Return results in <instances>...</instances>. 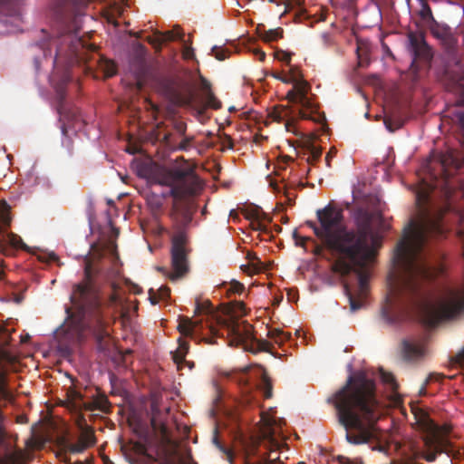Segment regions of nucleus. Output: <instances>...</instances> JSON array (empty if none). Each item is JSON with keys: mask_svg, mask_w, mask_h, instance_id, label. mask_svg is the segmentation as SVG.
Segmentation results:
<instances>
[{"mask_svg": "<svg viewBox=\"0 0 464 464\" xmlns=\"http://www.w3.org/2000/svg\"><path fill=\"white\" fill-rule=\"evenodd\" d=\"M213 314L212 304L209 300H205L203 302L197 300L196 307H195V314Z\"/></svg>", "mask_w": 464, "mask_h": 464, "instance_id": "c756f323", "label": "nucleus"}, {"mask_svg": "<svg viewBox=\"0 0 464 464\" xmlns=\"http://www.w3.org/2000/svg\"><path fill=\"white\" fill-rule=\"evenodd\" d=\"M229 332L232 335V342L237 344H246L247 342H252L250 348H247L252 353L257 352H269L272 344L266 340H256L253 342L252 326L248 324L235 323L229 327Z\"/></svg>", "mask_w": 464, "mask_h": 464, "instance_id": "0eeeda50", "label": "nucleus"}, {"mask_svg": "<svg viewBox=\"0 0 464 464\" xmlns=\"http://www.w3.org/2000/svg\"><path fill=\"white\" fill-rule=\"evenodd\" d=\"M291 54V53L283 50H277L275 53V57L279 61L285 62L287 65H290Z\"/></svg>", "mask_w": 464, "mask_h": 464, "instance_id": "c9c22d12", "label": "nucleus"}, {"mask_svg": "<svg viewBox=\"0 0 464 464\" xmlns=\"http://www.w3.org/2000/svg\"><path fill=\"white\" fill-rule=\"evenodd\" d=\"M99 273L90 261L85 263L84 276L73 285L70 296L72 306H67L65 312L75 330H88L101 342L108 333L98 284Z\"/></svg>", "mask_w": 464, "mask_h": 464, "instance_id": "7ed1b4c3", "label": "nucleus"}, {"mask_svg": "<svg viewBox=\"0 0 464 464\" xmlns=\"http://www.w3.org/2000/svg\"><path fill=\"white\" fill-rule=\"evenodd\" d=\"M293 75H295L296 77V79H302V76L297 68L290 69V77H293Z\"/></svg>", "mask_w": 464, "mask_h": 464, "instance_id": "864d4df0", "label": "nucleus"}, {"mask_svg": "<svg viewBox=\"0 0 464 464\" xmlns=\"http://www.w3.org/2000/svg\"><path fill=\"white\" fill-rule=\"evenodd\" d=\"M299 114H300V117L303 118V119H307L308 118L307 113L304 111H303V110H301L299 111Z\"/></svg>", "mask_w": 464, "mask_h": 464, "instance_id": "e2e57ef3", "label": "nucleus"}, {"mask_svg": "<svg viewBox=\"0 0 464 464\" xmlns=\"http://www.w3.org/2000/svg\"><path fill=\"white\" fill-rule=\"evenodd\" d=\"M55 92H56V99H57V102H58V108H57L58 112L60 114H64L65 113L66 93H65V89H64L63 84H58L55 87Z\"/></svg>", "mask_w": 464, "mask_h": 464, "instance_id": "c85d7f7f", "label": "nucleus"}, {"mask_svg": "<svg viewBox=\"0 0 464 464\" xmlns=\"http://www.w3.org/2000/svg\"><path fill=\"white\" fill-rule=\"evenodd\" d=\"M458 360L460 363H464V347L463 350L458 354Z\"/></svg>", "mask_w": 464, "mask_h": 464, "instance_id": "13d9d810", "label": "nucleus"}, {"mask_svg": "<svg viewBox=\"0 0 464 464\" xmlns=\"http://www.w3.org/2000/svg\"><path fill=\"white\" fill-rule=\"evenodd\" d=\"M272 76L277 80H280V78L282 77L278 72H273Z\"/></svg>", "mask_w": 464, "mask_h": 464, "instance_id": "774afa93", "label": "nucleus"}, {"mask_svg": "<svg viewBox=\"0 0 464 464\" xmlns=\"http://www.w3.org/2000/svg\"><path fill=\"white\" fill-rule=\"evenodd\" d=\"M73 406L79 410L84 409L91 411L99 410L102 412H109L111 403L105 395H99L89 402L83 401L82 398L80 395H77V400L73 402Z\"/></svg>", "mask_w": 464, "mask_h": 464, "instance_id": "dca6fc26", "label": "nucleus"}, {"mask_svg": "<svg viewBox=\"0 0 464 464\" xmlns=\"http://www.w3.org/2000/svg\"><path fill=\"white\" fill-rule=\"evenodd\" d=\"M200 320H192L188 317H184L180 320L178 330L183 336L192 337L194 333L201 326Z\"/></svg>", "mask_w": 464, "mask_h": 464, "instance_id": "aec40b11", "label": "nucleus"}, {"mask_svg": "<svg viewBox=\"0 0 464 464\" xmlns=\"http://www.w3.org/2000/svg\"><path fill=\"white\" fill-rule=\"evenodd\" d=\"M245 387H246V389H247L248 391H247V393L244 396V399H243L244 403H246V404H251V403H252V401L254 400V396L252 395V393H251L250 390L248 389L247 384H246V382H245Z\"/></svg>", "mask_w": 464, "mask_h": 464, "instance_id": "de8ad7c7", "label": "nucleus"}, {"mask_svg": "<svg viewBox=\"0 0 464 464\" xmlns=\"http://www.w3.org/2000/svg\"><path fill=\"white\" fill-rule=\"evenodd\" d=\"M0 464H21L20 454L16 451H8L0 457Z\"/></svg>", "mask_w": 464, "mask_h": 464, "instance_id": "7c9ffc66", "label": "nucleus"}, {"mask_svg": "<svg viewBox=\"0 0 464 464\" xmlns=\"http://www.w3.org/2000/svg\"><path fill=\"white\" fill-rule=\"evenodd\" d=\"M5 432L2 427H0V442L4 440Z\"/></svg>", "mask_w": 464, "mask_h": 464, "instance_id": "338daca9", "label": "nucleus"}, {"mask_svg": "<svg viewBox=\"0 0 464 464\" xmlns=\"http://www.w3.org/2000/svg\"><path fill=\"white\" fill-rule=\"evenodd\" d=\"M199 90L202 92V98L204 100V107L211 108L213 110H219L222 107L221 102L215 96L212 92V85L210 82L204 76L199 74Z\"/></svg>", "mask_w": 464, "mask_h": 464, "instance_id": "f3484780", "label": "nucleus"}, {"mask_svg": "<svg viewBox=\"0 0 464 464\" xmlns=\"http://www.w3.org/2000/svg\"><path fill=\"white\" fill-rule=\"evenodd\" d=\"M295 79H296V77L295 75H293V77L282 76L280 78V81L283 82H285V83H294Z\"/></svg>", "mask_w": 464, "mask_h": 464, "instance_id": "603ef678", "label": "nucleus"}, {"mask_svg": "<svg viewBox=\"0 0 464 464\" xmlns=\"http://www.w3.org/2000/svg\"><path fill=\"white\" fill-rule=\"evenodd\" d=\"M111 289H112V293L110 295L109 298H108V305L109 306H116V305H119L121 304V296L118 293V290H119V285L115 283V282H112L111 285Z\"/></svg>", "mask_w": 464, "mask_h": 464, "instance_id": "2f4dec72", "label": "nucleus"}, {"mask_svg": "<svg viewBox=\"0 0 464 464\" xmlns=\"http://www.w3.org/2000/svg\"><path fill=\"white\" fill-rule=\"evenodd\" d=\"M428 26L430 27L431 34L440 42L449 53L455 51L458 40L449 25L434 21Z\"/></svg>", "mask_w": 464, "mask_h": 464, "instance_id": "9b49d317", "label": "nucleus"}, {"mask_svg": "<svg viewBox=\"0 0 464 464\" xmlns=\"http://www.w3.org/2000/svg\"><path fill=\"white\" fill-rule=\"evenodd\" d=\"M425 446L432 451L427 454H422V458L428 462H433L438 454L446 453L450 454L451 443L445 438L434 435L431 438L425 440Z\"/></svg>", "mask_w": 464, "mask_h": 464, "instance_id": "ddd939ff", "label": "nucleus"}, {"mask_svg": "<svg viewBox=\"0 0 464 464\" xmlns=\"http://www.w3.org/2000/svg\"><path fill=\"white\" fill-rule=\"evenodd\" d=\"M435 161L440 165L442 175L445 178L450 175L448 169H459L464 165V158L454 150H448L443 153H440Z\"/></svg>", "mask_w": 464, "mask_h": 464, "instance_id": "4468645a", "label": "nucleus"}, {"mask_svg": "<svg viewBox=\"0 0 464 464\" xmlns=\"http://www.w3.org/2000/svg\"><path fill=\"white\" fill-rule=\"evenodd\" d=\"M184 34L179 27H175L171 31L165 33H157L154 36H149L147 38L148 43L152 44L157 50L161 49V45L164 43L174 41L176 39L182 40Z\"/></svg>", "mask_w": 464, "mask_h": 464, "instance_id": "6ab92c4d", "label": "nucleus"}, {"mask_svg": "<svg viewBox=\"0 0 464 464\" xmlns=\"http://www.w3.org/2000/svg\"><path fill=\"white\" fill-rule=\"evenodd\" d=\"M373 259L369 260L362 266H355L347 274L340 273L342 276H348L350 273L354 272L357 275L358 279V289L357 297L351 292L347 285H344V292L349 299L350 308L352 312H355L360 309L363 304V300L366 297L368 290V273L365 271V267L372 262Z\"/></svg>", "mask_w": 464, "mask_h": 464, "instance_id": "6e6552de", "label": "nucleus"}, {"mask_svg": "<svg viewBox=\"0 0 464 464\" xmlns=\"http://www.w3.org/2000/svg\"><path fill=\"white\" fill-rule=\"evenodd\" d=\"M328 402L336 409L349 443L362 444L377 437L381 407L375 397V383L364 373L349 376L346 384Z\"/></svg>", "mask_w": 464, "mask_h": 464, "instance_id": "f03ea898", "label": "nucleus"}, {"mask_svg": "<svg viewBox=\"0 0 464 464\" xmlns=\"http://www.w3.org/2000/svg\"><path fill=\"white\" fill-rule=\"evenodd\" d=\"M384 123L390 131H393L394 130H396L401 126V123L400 121L396 122V124L393 126L392 121L388 118H386L384 120Z\"/></svg>", "mask_w": 464, "mask_h": 464, "instance_id": "a18cd8bd", "label": "nucleus"}, {"mask_svg": "<svg viewBox=\"0 0 464 464\" xmlns=\"http://www.w3.org/2000/svg\"><path fill=\"white\" fill-rule=\"evenodd\" d=\"M213 443L217 446V448H218L220 450L225 452L230 459H232V453L230 451L227 450L224 448V446L221 444V442L219 441V440L218 438V429L217 428L214 430Z\"/></svg>", "mask_w": 464, "mask_h": 464, "instance_id": "58836bf2", "label": "nucleus"}, {"mask_svg": "<svg viewBox=\"0 0 464 464\" xmlns=\"http://www.w3.org/2000/svg\"><path fill=\"white\" fill-rule=\"evenodd\" d=\"M94 444V432L89 428L82 430L78 440L75 443L69 441L66 438H62L59 441V446L63 451L74 454L81 453Z\"/></svg>", "mask_w": 464, "mask_h": 464, "instance_id": "1a4fd4ad", "label": "nucleus"}, {"mask_svg": "<svg viewBox=\"0 0 464 464\" xmlns=\"http://www.w3.org/2000/svg\"><path fill=\"white\" fill-rule=\"evenodd\" d=\"M408 41L410 51L412 55L411 66L414 65L417 60H422L425 62L431 60V50L421 34H417L411 32L408 34Z\"/></svg>", "mask_w": 464, "mask_h": 464, "instance_id": "9d476101", "label": "nucleus"}, {"mask_svg": "<svg viewBox=\"0 0 464 464\" xmlns=\"http://www.w3.org/2000/svg\"><path fill=\"white\" fill-rule=\"evenodd\" d=\"M258 36L265 42H274L283 37V29L281 27L276 29L266 30L263 24H258L256 28Z\"/></svg>", "mask_w": 464, "mask_h": 464, "instance_id": "412c9836", "label": "nucleus"}, {"mask_svg": "<svg viewBox=\"0 0 464 464\" xmlns=\"http://www.w3.org/2000/svg\"><path fill=\"white\" fill-rule=\"evenodd\" d=\"M274 230L276 232V233H280L282 231V227L278 225H275L274 226Z\"/></svg>", "mask_w": 464, "mask_h": 464, "instance_id": "69168bd1", "label": "nucleus"}, {"mask_svg": "<svg viewBox=\"0 0 464 464\" xmlns=\"http://www.w3.org/2000/svg\"><path fill=\"white\" fill-rule=\"evenodd\" d=\"M426 430H429V431H435L436 430V427L435 425L431 422V421H429L427 424H426Z\"/></svg>", "mask_w": 464, "mask_h": 464, "instance_id": "6e6d98bb", "label": "nucleus"}, {"mask_svg": "<svg viewBox=\"0 0 464 464\" xmlns=\"http://www.w3.org/2000/svg\"><path fill=\"white\" fill-rule=\"evenodd\" d=\"M402 356L408 362H414L421 359L425 353L423 342L420 341H408L402 342Z\"/></svg>", "mask_w": 464, "mask_h": 464, "instance_id": "a211bd4d", "label": "nucleus"}, {"mask_svg": "<svg viewBox=\"0 0 464 464\" xmlns=\"http://www.w3.org/2000/svg\"><path fill=\"white\" fill-rule=\"evenodd\" d=\"M285 126L287 131H294V121L286 120L285 122Z\"/></svg>", "mask_w": 464, "mask_h": 464, "instance_id": "5fc2aeb1", "label": "nucleus"}, {"mask_svg": "<svg viewBox=\"0 0 464 464\" xmlns=\"http://www.w3.org/2000/svg\"><path fill=\"white\" fill-rule=\"evenodd\" d=\"M259 61L263 62L266 58V53L262 51L257 52Z\"/></svg>", "mask_w": 464, "mask_h": 464, "instance_id": "052dcab7", "label": "nucleus"}, {"mask_svg": "<svg viewBox=\"0 0 464 464\" xmlns=\"http://www.w3.org/2000/svg\"><path fill=\"white\" fill-rule=\"evenodd\" d=\"M169 101L176 106L195 109L200 105L193 85L189 81L180 80L168 88Z\"/></svg>", "mask_w": 464, "mask_h": 464, "instance_id": "423d86ee", "label": "nucleus"}, {"mask_svg": "<svg viewBox=\"0 0 464 464\" xmlns=\"http://www.w3.org/2000/svg\"><path fill=\"white\" fill-rule=\"evenodd\" d=\"M0 22L18 28L22 23V11L17 3L0 0Z\"/></svg>", "mask_w": 464, "mask_h": 464, "instance_id": "f8f14e48", "label": "nucleus"}, {"mask_svg": "<svg viewBox=\"0 0 464 464\" xmlns=\"http://www.w3.org/2000/svg\"><path fill=\"white\" fill-rule=\"evenodd\" d=\"M183 58L189 60L194 58V50L191 47H185L183 50Z\"/></svg>", "mask_w": 464, "mask_h": 464, "instance_id": "49530a36", "label": "nucleus"}, {"mask_svg": "<svg viewBox=\"0 0 464 464\" xmlns=\"http://www.w3.org/2000/svg\"><path fill=\"white\" fill-rule=\"evenodd\" d=\"M280 463H281V460L279 459V458H276L274 459H264V460L254 462V463L246 461L244 464H280Z\"/></svg>", "mask_w": 464, "mask_h": 464, "instance_id": "c03bdc74", "label": "nucleus"}, {"mask_svg": "<svg viewBox=\"0 0 464 464\" xmlns=\"http://www.w3.org/2000/svg\"><path fill=\"white\" fill-rule=\"evenodd\" d=\"M0 222L3 226L7 227L10 225L11 218L9 217L8 211H7V205L6 203H2L0 208Z\"/></svg>", "mask_w": 464, "mask_h": 464, "instance_id": "f704fd0d", "label": "nucleus"}, {"mask_svg": "<svg viewBox=\"0 0 464 464\" xmlns=\"http://www.w3.org/2000/svg\"><path fill=\"white\" fill-rule=\"evenodd\" d=\"M139 176L150 184L170 188L169 195L173 198L169 211L173 235L171 237V266L173 272H167L169 278L175 281L188 272V249L186 229L191 224L198 210L193 197L202 189L199 178L189 169L160 168L145 165L139 170Z\"/></svg>", "mask_w": 464, "mask_h": 464, "instance_id": "f257e3e1", "label": "nucleus"}, {"mask_svg": "<svg viewBox=\"0 0 464 464\" xmlns=\"http://www.w3.org/2000/svg\"><path fill=\"white\" fill-rule=\"evenodd\" d=\"M374 214L360 208L355 212V228H348L343 237L346 241V259L335 262L334 270L347 274L354 266H362L369 260L374 259L376 251L370 244L372 233Z\"/></svg>", "mask_w": 464, "mask_h": 464, "instance_id": "20e7f679", "label": "nucleus"}, {"mask_svg": "<svg viewBox=\"0 0 464 464\" xmlns=\"http://www.w3.org/2000/svg\"><path fill=\"white\" fill-rule=\"evenodd\" d=\"M179 346L172 352V359L178 365L181 364L185 361V357L188 352L189 344L182 337L178 339Z\"/></svg>", "mask_w": 464, "mask_h": 464, "instance_id": "5701e85b", "label": "nucleus"}, {"mask_svg": "<svg viewBox=\"0 0 464 464\" xmlns=\"http://www.w3.org/2000/svg\"><path fill=\"white\" fill-rule=\"evenodd\" d=\"M245 290V286L243 284L237 281H232L229 285V288L227 289L228 292L234 293V294H242Z\"/></svg>", "mask_w": 464, "mask_h": 464, "instance_id": "4c0bfd02", "label": "nucleus"}, {"mask_svg": "<svg viewBox=\"0 0 464 464\" xmlns=\"http://www.w3.org/2000/svg\"><path fill=\"white\" fill-rule=\"evenodd\" d=\"M2 243H6L14 248L29 251V247L23 242V239L14 233H7L2 240Z\"/></svg>", "mask_w": 464, "mask_h": 464, "instance_id": "cd10ccee", "label": "nucleus"}, {"mask_svg": "<svg viewBox=\"0 0 464 464\" xmlns=\"http://www.w3.org/2000/svg\"><path fill=\"white\" fill-rule=\"evenodd\" d=\"M444 378L443 375L441 374H438V373H431L429 375V377L426 379V382L425 384L430 382H433V381H436V382H440L442 379ZM426 385L422 386L420 390V395H424L426 393Z\"/></svg>", "mask_w": 464, "mask_h": 464, "instance_id": "e433bc0d", "label": "nucleus"}, {"mask_svg": "<svg viewBox=\"0 0 464 464\" xmlns=\"http://www.w3.org/2000/svg\"><path fill=\"white\" fill-rule=\"evenodd\" d=\"M160 299H167L170 295V289L168 286H160L158 290Z\"/></svg>", "mask_w": 464, "mask_h": 464, "instance_id": "79ce46f5", "label": "nucleus"}, {"mask_svg": "<svg viewBox=\"0 0 464 464\" xmlns=\"http://www.w3.org/2000/svg\"><path fill=\"white\" fill-rule=\"evenodd\" d=\"M293 237L295 241V245L303 247H304L306 241L310 240L309 237L300 236L296 229L293 232Z\"/></svg>", "mask_w": 464, "mask_h": 464, "instance_id": "ea45409f", "label": "nucleus"}, {"mask_svg": "<svg viewBox=\"0 0 464 464\" xmlns=\"http://www.w3.org/2000/svg\"><path fill=\"white\" fill-rule=\"evenodd\" d=\"M288 110L285 108H276L270 114L276 121L281 122L287 117Z\"/></svg>", "mask_w": 464, "mask_h": 464, "instance_id": "72a5a7b5", "label": "nucleus"}, {"mask_svg": "<svg viewBox=\"0 0 464 464\" xmlns=\"http://www.w3.org/2000/svg\"><path fill=\"white\" fill-rule=\"evenodd\" d=\"M420 5V9L418 10V15L420 16V20L426 24L427 25H430L431 23H433L435 20L431 8L428 4L427 0H418Z\"/></svg>", "mask_w": 464, "mask_h": 464, "instance_id": "393cba45", "label": "nucleus"}, {"mask_svg": "<svg viewBox=\"0 0 464 464\" xmlns=\"http://www.w3.org/2000/svg\"><path fill=\"white\" fill-rule=\"evenodd\" d=\"M187 126L184 122L179 121L175 123V130L181 135L185 134Z\"/></svg>", "mask_w": 464, "mask_h": 464, "instance_id": "09e8293b", "label": "nucleus"}, {"mask_svg": "<svg viewBox=\"0 0 464 464\" xmlns=\"http://www.w3.org/2000/svg\"><path fill=\"white\" fill-rule=\"evenodd\" d=\"M211 52L215 58L218 61H224L225 59L228 58L231 53L228 49L218 46H214Z\"/></svg>", "mask_w": 464, "mask_h": 464, "instance_id": "473e14b6", "label": "nucleus"}, {"mask_svg": "<svg viewBox=\"0 0 464 464\" xmlns=\"http://www.w3.org/2000/svg\"><path fill=\"white\" fill-rule=\"evenodd\" d=\"M256 229L266 232V228L265 225H263L261 222L257 223Z\"/></svg>", "mask_w": 464, "mask_h": 464, "instance_id": "bf43d9fd", "label": "nucleus"}, {"mask_svg": "<svg viewBox=\"0 0 464 464\" xmlns=\"http://www.w3.org/2000/svg\"><path fill=\"white\" fill-rule=\"evenodd\" d=\"M332 157H333V156H332V152H331V151H330V152H328V153L326 154V156H325V161H326V164H327V166H328V167H330V166H331V160H332Z\"/></svg>", "mask_w": 464, "mask_h": 464, "instance_id": "4d7b16f0", "label": "nucleus"}, {"mask_svg": "<svg viewBox=\"0 0 464 464\" xmlns=\"http://www.w3.org/2000/svg\"><path fill=\"white\" fill-rule=\"evenodd\" d=\"M193 138H184L179 145L180 150H188L191 147Z\"/></svg>", "mask_w": 464, "mask_h": 464, "instance_id": "37998d69", "label": "nucleus"}, {"mask_svg": "<svg viewBox=\"0 0 464 464\" xmlns=\"http://www.w3.org/2000/svg\"><path fill=\"white\" fill-rule=\"evenodd\" d=\"M316 216L320 226L313 221H307L306 224L313 228L324 246L337 257L336 262L345 260L346 241L343 235L347 227L343 224V209L329 204L323 209H318Z\"/></svg>", "mask_w": 464, "mask_h": 464, "instance_id": "39448f33", "label": "nucleus"}, {"mask_svg": "<svg viewBox=\"0 0 464 464\" xmlns=\"http://www.w3.org/2000/svg\"><path fill=\"white\" fill-rule=\"evenodd\" d=\"M159 295L153 292L152 289L150 290V300L152 304H156L159 301Z\"/></svg>", "mask_w": 464, "mask_h": 464, "instance_id": "3c124183", "label": "nucleus"}, {"mask_svg": "<svg viewBox=\"0 0 464 464\" xmlns=\"http://www.w3.org/2000/svg\"><path fill=\"white\" fill-rule=\"evenodd\" d=\"M436 184L424 182L421 188L416 193V202L420 208H424L428 204L430 192L436 188Z\"/></svg>", "mask_w": 464, "mask_h": 464, "instance_id": "4be33fe9", "label": "nucleus"}, {"mask_svg": "<svg viewBox=\"0 0 464 464\" xmlns=\"http://www.w3.org/2000/svg\"><path fill=\"white\" fill-rule=\"evenodd\" d=\"M382 380H383V382L390 383V384H393L395 382L394 377L391 373H383Z\"/></svg>", "mask_w": 464, "mask_h": 464, "instance_id": "8fccbe9b", "label": "nucleus"}, {"mask_svg": "<svg viewBox=\"0 0 464 464\" xmlns=\"http://www.w3.org/2000/svg\"><path fill=\"white\" fill-rule=\"evenodd\" d=\"M49 260L50 261H57L58 260V256L55 254L53 253V254H51L49 256Z\"/></svg>", "mask_w": 464, "mask_h": 464, "instance_id": "0e129e2a", "label": "nucleus"}, {"mask_svg": "<svg viewBox=\"0 0 464 464\" xmlns=\"http://www.w3.org/2000/svg\"><path fill=\"white\" fill-rule=\"evenodd\" d=\"M321 155H322L321 150L316 149V148H312V150L310 151V155L308 157V161L310 163H314L320 159Z\"/></svg>", "mask_w": 464, "mask_h": 464, "instance_id": "a19ab883", "label": "nucleus"}, {"mask_svg": "<svg viewBox=\"0 0 464 464\" xmlns=\"http://www.w3.org/2000/svg\"><path fill=\"white\" fill-rule=\"evenodd\" d=\"M164 196L150 192L146 196V201L153 215H158L163 207Z\"/></svg>", "mask_w": 464, "mask_h": 464, "instance_id": "b1692460", "label": "nucleus"}, {"mask_svg": "<svg viewBox=\"0 0 464 464\" xmlns=\"http://www.w3.org/2000/svg\"><path fill=\"white\" fill-rule=\"evenodd\" d=\"M267 337L273 340L275 343L282 345L291 338V334L274 328L268 331Z\"/></svg>", "mask_w": 464, "mask_h": 464, "instance_id": "bb28decb", "label": "nucleus"}, {"mask_svg": "<svg viewBox=\"0 0 464 464\" xmlns=\"http://www.w3.org/2000/svg\"><path fill=\"white\" fill-rule=\"evenodd\" d=\"M258 389L262 392L265 399H270L273 396V384L266 372L264 371L258 384Z\"/></svg>", "mask_w": 464, "mask_h": 464, "instance_id": "a878e982", "label": "nucleus"}, {"mask_svg": "<svg viewBox=\"0 0 464 464\" xmlns=\"http://www.w3.org/2000/svg\"><path fill=\"white\" fill-rule=\"evenodd\" d=\"M293 84L294 86L290 91H288L286 98L292 102L306 106L308 104V83L303 79H295Z\"/></svg>", "mask_w": 464, "mask_h": 464, "instance_id": "2eb2a0df", "label": "nucleus"}, {"mask_svg": "<svg viewBox=\"0 0 464 464\" xmlns=\"http://www.w3.org/2000/svg\"><path fill=\"white\" fill-rule=\"evenodd\" d=\"M323 251V247L319 245H316L315 248H314V254L315 255H320Z\"/></svg>", "mask_w": 464, "mask_h": 464, "instance_id": "680f3d73", "label": "nucleus"}]
</instances>
